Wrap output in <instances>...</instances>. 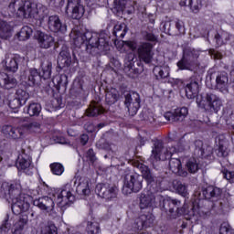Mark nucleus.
<instances>
[{
	"mask_svg": "<svg viewBox=\"0 0 234 234\" xmlns=\"http://www.w3.org/2000/svg\"><path fill=\"white\" fill-rule=\"evenodd\" d=\"M67 46H63L58 58V65L59 69L69 68L72 63V57Z\"/></svg>",
	"mask_w": 234,
	"mask_h": 234,
	"instance_id": "obj_20",
	"label": "nucleus"
},
{
	"mask_svg": "<svg viewBox=\"0 0 234 234\" xmlns=\"http://www.w3.org/2000/svg\"><path fill=\"white\" fill-rule=\"evenodd\" d=\"M73 43L76 47H81L85 43V38L83 37V33L80 31L75 32V37H73Z\"/></svg>",
	"mask_w": 234,
	"mask_h": 234,
	"instance_id": "obj_49",
	"label": "nucleus"
},
{
	"mask_svg": "<svg viewBox=\"0 0 234 234\" xmlns=\"http://www.w3.org/2000/svg\"><path fill=\"white\" fill-rule=\"evenodd\" d=\"M127 5V0H114L113 6L112 8L113 14L116 16H122L123 14V10H125V6Z\"/></svg>",
	"mask_w": 234,
	"mask_h": 234,
	"instance_id": "obj_33",
	"label": "nucleus"
},
{
	"mask_svg": "<svg viewBox=\"0 0 234 234\" xmlns=\"http://www.w3.org/2000/svg\"><path fill=\"white\" fill-rule=\"evenodd\" d=\"M88 234H98L100 233V225L96 222H88L87 226Z\"/></svg>",
	"mask_w": 234,
	"mask_h": 234,
	"instance_id": "obj_48",
	"label": "nucleus"
},
{
	"mask_svg": "<svg viewBox=\"0 0 234 234\" xmlns=\"http://www.w3.org/2000/svg\"><path fill=\"white\" fill-rule=\"evenodd\" d=\"M33 204L42 211H48V213L49 211H54V200L48 197L35 199Z\"/></svg>",
	"mask_w": 234,
	"mask_h": 234,
	"instance_id": "obj_21",
	"label": "nucleus"
},
{
	"mask_svg": "<svg viewBox=\"0 0 234 234\" xmlns=\"http://www.w3.org/2000/svg\"><path fill=\"white\" fill-rule=\"evenodd\" d=\"M12 30V27H10V24L5 20L0 19V37L1 39H8L12 37V34L10 33Z\"/></svg>",
	"mask_w": 234,
	"mask_h": 234,
	"instance_id": "obj_31",
	"label": "nucleus"
},
{
	"mask_svg": "<svg viewBox=\"0 0 234 234\" xmlns=\"http://www.w3.org/2000/svg\"><path fill=\"white\" fill-rule=\"evenodd\" d=\"M194 145L196 147V153H197V156H199V158L209 156V154L206 153V150H204V143L202 141H195Z\"/></svg>",
	"mask_w": 234,
	"mask_h": 234,
	"instance_id": "obj_42",
	"label": "nucleus"
},
{
	"mask_svg": "<svg viewBox=\"0 0 234 234\" xmlns=\"http://www.w3.org/2000/svg\"><path fill=\"white\" fill-rule=\"evenodd\" d=\"M179 151H186L191 147V141L189 139L186 140L182 138L179 142Z\"/></svg>",
	"mask_w": 234,
	"mask_h": 234,
	"instance_id": "obj_56",
	"label": "nucleus"
},
{
	"mask_svg": "<svg viewBox=\"0 0 234 234\" xmlns=\"http://www.w3.org/2000/svg\"><path fill=\"white\" fill-rule=\"evenodd\" d=\"M16 98L25 105L28 98H30V95H28V92H27L25 90L18 89L16 92Z\"/></svg>",
	"mask_w": 234,
	"mask_h": 234,
	"instance_id": "obj_45",
	"label": "nucleus"
},
{
	"mask_svg": "<svg viewBox=\"0 0 234 234\" xmlns=\"http://www.w3.org/2000/svg\"><path fill=\"white\" fill-rule=\"evenodd\" d=\"M139 222L141 223L142 228H151L153 222H154V216L153 214H143L139 218Z\"/></svg>",
	"mask_w": 234,
	"mask_h": 234,
	"instance_id": "obj_34",
	"label": "nucleus"
},
{
	"mask_svg": "<svg viewBox=\"0 0 234 234\" xmlns=\"http://www.w3.org/2000/svg\"><path fill=\"white\" fill-rule=\"evenodd\" d=\"M154 190L142 193L140 196L139 206L141 209H147V207H154L156 206V196H154Z\"/></svg>",
	"mask_w": 234,
	"mask_h": 234,
	"instance_id": "obj_16",
	"label": "nucleus"
},
{
	"mask_svg": "<svg viewBox=\"0 0 234 234\" xmlns=\"http://www.w3.org/2000/svg\"><path fill=\"white\" fill-rule=\"evenodd\" d=\"M37 39L40 48H50V47H54V37L43 33L41 31L37 32Z\"/></svg>",
	"mask_w": 234,
	"mask_h": 234,
	"instance_id": "obj_23",
	"label": "nucleus"
},
{
	"mask_svg": "<svg viewBox=\"0 0 234 234\" xmlns=\"http://www.w3.org/2000/svg\"><path fill=\"white\" fill-rule=\"evenodd\" d=\"M173 153H175V148L173 151H169L167 148L164 146V143L160 140L154 141L152 155L151 158H154V160H167V158H171Z\"/></svg>",
	"mask_w": 234,
	"mask_h": 234,
	"instance_id": "obj_8",
	"label": "nucleus"
},
{
	"mask_svg": "<svg viewBox=\"0 0 234 234\" xmlns=\"http://www.w3.org/2000/svg\"><path fill=\"white\" fill-rule=\"evenodd\" d=\"M41 234H58V228L56 225L48 223L46 225H42L40 229Z\"/></svg>",
	"mask_w": 234,
	"mask_h": 234,
	"instance_id": "obj_41",
	"label": "nucleus"
},
{
	"mask_svg": "<svg viewBox=\"0 0 234 234\" xmlns=\"http://www.w3.org/2000/svg\"><path fill=\"white\" fill-rule=\"evenodd\" d=\"M52 74V63L50 62H47L42 63V73H38L37 69H30L27 71V83L29 86L34 85L35 83H37V81H39V80H41V78H43V80H48V78H50Z\"/></svg>",
	"mask_w": 234,
	"mask_h": 234,
	"instance_id": "obj_6",
	"label": "nucleus"
},
{
	"mask_svg": "<svg viewBox=\"0 0 234 234\" xmlns=\"http://www.w3.org/2000/svg\"><path fill=\"white\" fill-rule=\"evenodd\" d=\"M203 101L207 103V111H209V112L217 114L222 108V100L212 92L206 93L203 97Z\"/></svg>",
	"mask_w": 234,
	"mask_h": 234,
	"instance_id": "obj_10",
	"label": "nucleus"
},
{
	"mask_svg": "<svg viewBox=\"0 0 234 234\" xmlns=\"http://www.w3.org/2000/svg\"><path fill=\"white\" fill-rule=\"evenodd\" d=\"M27 224H28V218H20L19 220L15 224L13 234H21V231L25 229V226H27Z\"/></svg>",
	"mask_w": 234,
	"mask_h": 234,
	"instance_id": "obj_35",
	"label": "nucleus"
},
{
	"mask_svg": "<svg viewBox=\"0 0 234 234\" xmlns=\"http://www.w3.org/2000/svg\"><path fill=\"white\" fill-rule=\"evenodd\" d=\"M155 76V80H165L169 78V67L168 66H155L153 69Z\"/></svg>",
	"mask_w": 234,
	"mask_h": 234,
	"instance_id": "obj_30",
	"label": "nucleus"
},
{
	"mask_svg": "<svg viewBox=\"0 0 234 234\" xmlns=\"http://www.w3.org/2000/svg\"><path fill=\"white\" fill-rule=\"evenodd\" d=\"M103 107H101L100 102L92 101L86 110V116L94 118L96 116H100V114H103Z\"/></svg>",
	"mask_w": 234,
	"mask_h": 234,
	"instance_id": "obj_27",
	"label": "nucleus"
},
{
	"mask_svg": "<svg viewBox=\"0 0 234 234\" xmlns=\"http://www.w3.org/2000/svg\"><path fill=\"white\" fill-rule=\"evenodd\" d=\"M50 169L53 175H57L58 176H61L65 171V167L60 163H53L50 165Z\"/></svg>",
	"mask_w": 234,
	"mask_h": 234,
	"instance_id": "obj_44",
	"label": "nucleus"
},
{
	"mask_svg": "<svg viewBox=\"0 0 234 234\" xmlns=\"http://www.w3.org/2000/svg\"><path fill=\"white\" fill-rule=\"evenodd\" d=\"M13 5L18 6L19 16L21 17L28 19V17L34 16V7H32V3H30V1H22L21 5H19V0H16Z\"/></svg>",
	"mask_w": 234,
	"mask_h": 234,
	"instance_id": "obj_17",
	"label": "nucleus"
},
{
	"mask_svg": "<svg viewBox=\"0 0 234 234\" xmlns=\"http://www.w3.org/2000/svg\"><path fill=\"white\" fill-rule=\"evenodd\" d=\"M144 187V177L142 176L133 173L127 174L124 176V185L122 187L123 195H131V193H139Z\"/></svg>",
	"mask_w": 234,
	"mask_h": 234,
	"instance_id": "obj_5",
	"label": "nucleus"
},
{
	"mask_svg": "<svg viewBox=\"0 0 234 234\" xmlns=\"http://www.w3.org/2000/svg\"><path fill=\"white\" fill-rule=\"evenodd\" d=\"M218 156H220L222 158H226V156H228V151H226V148H224V145H219Z\"/></svg>",
	"mask_w": 234,
	"mask_h": 234,
	"instance_id": "obj_61",
	"label": "nucleus"
},
{
	"mask_svg": "<svg viewBox=\"0 0 234 234\" xmlns=\"http://www.w3.org/2000/svg\"><path fill=\"white\" fill-rule=\"evenodd\" d=\"M174 25H176V28L178 30V32H185L184 22L182 20L176 19L174 21Z\"/></svg>",
	"mask_w": 234,
	"mask_h": 234,
	"instance_id": "obj_60",
	"label": "nucleus"
},
{
	"mask_svg": "<svg viewBox=\"0 0 234 234\" xmlns=\"http://www.w3.org/2000/svg\"><path fill=\"white\" fill-rule=\"evenodd\" d=\"M144 37L147 41H156V36L153 33H146Z\"/></svg>",
	"mask_w": 234,
	"mask_h": 234,
	"instance_id": "obj_64",
	"label": "nucleus"
},
{
	"mask_svg": "<svg viewBox=\"0 0 234 234\" xmlns=\"http://www.w3.org/2000/svg\"><path fill=\"white\" fill-rule=\"evenodd\" d=\"M186 96L188 100H195L200 92V85L198 80H196L194 77L190 79V81L186 83L185 87Z\"/></svg>",
	"mask_w": 234,
	"mask_h": 234,
	"instance_id": "obj_18",
	"label": "nucleus"
},
{
	"mask_svg": "<svg viewBox=\"0 0 234 234\" xmlns=\"http://www.w3.org/2000/svg\"><path fill=\"white\" fill-rule=\"evenodd\" d=\"M24 127L29 133H37L39 131V129H41V123H39L38 122L34 121V122H31L29 123H26L24 125Z\"/></svg>",
	"mask_w": 234,
	"mask_h": 234,
	"instance_id": "obj_46",
	"label": "nucleus"
},
{
	"mask_svg": "<svg viewBox=\"0 0 234 234\" xmlns=\"http://www.w3.org/2000/svg\"><path fill=\"white\" fill-rule=\"evenodd\" d=\"M32 29L28 26H25L21 28L20 32L18 33V39L19 41H27V39L30 38L32 36Z\"/></svg>",
	"mask_w": 234,
	"mask_h": 234,
	"instance_id": "obj_37",
	"label": "nucleus"
},
{
	"mask_svg": "<svg viewBox=\"0 0 234 234\" xmlns=\"http://www.w3.org/2000/svg\"><path fill=\"white\" fill-rule=\"evenodd\" d=\"M189 113L186 107L177 108L175 112H166L164 116L167 122H184Z\"/></svg>",
	"mask_w": 234,
	"mask_h": 234,
	"instance_id": "obj_14",
	"label": "nucleus"
},
{
	"mask_svg": "<svg viewBox=\"0 0 234 234\" xmlns=\"http://www.w3.org/2000/svg\"><path fill=\"white\" fill-rule=\"evenodd\" d=\"M22 105H25V104L16 97L9 101V103H8V106L10 107V109H13V110L19 109L20 107H22Z\"/></svg>",
	"mask_w": 234,
	"mask_h": 234,
	"instance_id": "obj_54",
	"label": "nucleus"
},
{
	"mask_svg": "<svg viewBox=\"0 0 234 234\" xmlns=\"http://www.w3.org/2000/svg\"><path fill=\"white\" fill-rule=\"evenodd\" d=\"M75 197L70 192V189H62L59 194L57 196V206L58 207H65V206H69V202H74Z\"/></svg>",
	"mask_w": 234,
	"mask_h": 234,
	"instance_id": "obj_19",
	"label": "nucleus"
},
{
	"mask_svg": "<svg viewBox=\"0 0 234 234\" xmlns=\"http://www.w3.org/2000/svg\"><path fill=\"white\" fill-rule=\"evenodd\" d=\"M224 178L226 180H233L234 179V172H229L228 170L223 172Z\"/></svg>",
	"mask_w": 234,
	"mask_h": 234,
	"instance_id": "obj_62",
	"label": "nucleus"
},
{
	"mask_svg": "<svg viewBox=\"0 0 234 234\" xmlns=\"http://www.w3.org/2000/svg\"><path fill=\"white\" fill-rule=\"evenodd\" d=\"M77 193L82 197H89L90 195V188L89 186V179L82 180L77 186Z\"/></svg>",
	"mask_w": 234,
	"mask_h": 234,
	"instance_id": "obj_32",
	"label": "nucleus"
},
{
	"mask_svg": "<svg viewBox=\"0 0 234 234\" xmlns=\"http://www.w3.org/2000/svg\"><path fill=\"white\" fill-rule=\"evenodd\" d=\"M41 112V104L32 102L27 107V114L30 116H39Z\"/></svg>",
	"mask_w": 234,
	"mask_h": 234,
	"instance_id": "obj_40",
	"label": "nucleus"
},
{
	"mask_svg": "<svg viewBox=\"0 0 234 234\" xmlns=\"http://www.w3.org/2000/svg\"><path fill=\"white\" fill-rule=\"evenodd\" d=\"M13 131H14V127L12 125H4L2 128L3 134H5V136H8L9 138Z\"/></svg>",
	"mask_w": 234,
	"mask_h": 234,
	"instance_id": "obj_59",
	"label": "nucleus"
},
{
	"mask_svg": "<svg viewBox=\"0 0 234 234\" xmlns=\"http://www.w3.org/2000/svg\"><path fill=\"white\" fill-rule=\"evenodd\" d=\"M133 166L139 169L143 180H145L147 186H150V187H152V191H160L162 187V182H164V177L154 176V174H153V171H151V168H149V166L140 162H134Z\"/></svg>",
	"mask_w": 234,
	"mask_h": 234,
	"instance_id": "obj_4",
	"label": "nucleus"
},
{
	"mask_svg": "<svg viewBox=\"0 0 234 234\" xmlns=\"http://www.w3.org/2000/svg\"><path fill=\"white\" fill-rule=\"evenodd\" d=\"M80 144L81 145H87L88 142H89V135L83 133L80 135Z\"/></svg>",
	"mask_w": 234,
	"mask_h": 234,
	"instance_id": "obj_63",
	"label": "nucleus"
},
{
	"mask_svg": "<svg viewBox=\"0 0 234 234\" xmlns=\"http://www.w3.org/2000/svg\"><path fill=\"white\" fill-rule=\"evenodd\" d=\"M195 49H186L183 53V58L177 62V67L180 70H191L193 63H195Z\"/></svg>",
	"mask_w": 234,
	"mask_h": 234,
	"instance_id": "obj_13",
	"label": "nucleus"
},
{
	"mask_svg": "<svg viewBox=\"0 0 234 234\" xmlns=\"http://www.w3.org/2000/svg\"><path fill=\"white\" fill-rule=\"evenodd\" d=\"M141 118L144 122H148V123H154L155 122L154 114L147 110L142 112Z\"/></svg>",
	"mask_w": 234,
	"mask_h": 234,
	"instance_id": "obj_47",
	"label": "nucleus"
},
{
	"mask_svg": "<svg viewBox=\"0 0 234 234\" xmlns=\"http://www.w3.org/2000/svg\"><path fill=\"white\" fill-rule=\"evenodd\" d=\"M186 167L190 173L195 174L198 171V163H197L196 159H189L186 163Z\"/></svg>",
	"mask_w": 234,
	"mask_h": 234,
	"instance_id": "obj_51",
	"label": "nucleus"
},
{
	"mask_svg": "<svg viewBox=\"0 0 234 234\" xmlns=\"http://www.w3.org/2000/svg\"><path fill=\"white\" fill-rule=\"evenodd\" d=\"M231 82H229V77L228 76V72L222 71L218 73L216 77V88L218 90L222 92L223 94H228L229 92V87Z\"/></svg>",
	"mask_w": 234,
	"mask_h": 234,
	"instance_id": "obj_15",
	"label": "nucleus"
},
{
	"mask_svg": "<svg viewBox=\"0 0 234 234\" xmlns=\"http://www.w3.org/2000/svg\"><path fill=\"white\" fill-rule=\"evenodd\" d=\"M84 41L88 42L87 52H107L109 50V42L105 38V34H97L90 31L82 33Z\"/></svg>",
	"mask_w": 234,
	"mask_h": 234,
	"instance_id": "obj_2",
	"label": "nucleus"
},
{
	"mask_svg": "<svg viewBox=\"0 0 234 234\" xmlns=\"http://www.w3.org/2000/svg\"><path fill=\"white\" fill-rule=\"evenodd\" d=\"M113 34L116 37H125V34H127V26L125 24L115 25Z\"/></svg>",
	"mask_w": 234,
	"mask_h": 234,
	"instance_id": "obj_39",
	"label": "nucleus"
},
{
	"mask_svg": "<svg viewBox=\"0 0 234 234\" xmlns=\"http://www.w3.org/2000/svg\"><path fill=\"white\" fill-rule=\"evenodd\" d=\"M17 85V80L8 76V74L2 72L0 73V87L3 89H14Z\"/></svg>",
	"mask_w": 234,
	"mask_h": 234,
	"instance_id": "obj_26",
	"label": "nucleus"
},
{
	"mask_svg": "<svg viewBox=\"0 0 234 234\" xmlns=\"http://www.w3.org/2000/svg\"><path fill=\"white\" fill-rule=\"evenodd\" d=\"M169 167L172 173H175L178 176H187V171L182 169V162L178 158H171L169 161Z\"/></svg>",
	"mask_w": 234,
	"mask_h": 234,
	"instance_id": "obj_25",
	"label": "nucleus"
},
{
	"mask_svg": "<svg viewBox=\"0 0 234 234\" xmlns=\"http://www.w3.org/2000/svg\"><path fill=\"white\" fill-rule=\"evenodd\" d=\"M16 167L20 171H28L32 169V159L27 154L23 153L18 155Z\"/></svg>",
	"mask_w": 234,
	"mask_h": 234,
	"instance_id": "obj_24",
	"label": "nucleus"
},
{
	"mask_svg": "<svg viewBox=\"0 0 234 234\" xmlns=\"http://www.w3.org/2000/svg\"><path fill=\"white\" fill-rule=\"evenodd\" d=\"M179 5L181 6H189L191 12L198 14L202 8V0H181Z\"/></svg>",
	"mask_w": 234,
	"mask_h": 234,
	"instance_id": "obj_28",
	"label": "nucleus"
},
{
	"mask_svg": "<svg viewBox=\"0 0 234 234\" xmlns=\"http://www.w3.org/2000/svg\"><path fill=\"white\" fill-rule=\"evenodd\" d=\"M219 234H233V229L228 222H223L219 229Z\"/></svg>",
	"mask_w": 234,
	"mask_h": 234,
	"instance_id": "obj_52",
	"label": "nucleus"
},
{
	"mask_svg": "<svg viewBox=\"0 0 234 234\" xmlns=\"http://www.w3.org/2000/svg\"><path fill=\"white\" fill-rule=\"evenodd\" d=\"M140 94L135 91H129L124 95V105L130 116L136 115L138 109H140Z\"/></svg>",
	"mask_w": 234,
	"mask_h": 234,
	"instance_id": "obj_7",
	"label": "nucleus"
},
{
	"mask_svg": "<svg viewBox=\"0 0 234 234\" xmlns=\"http://www.w3.org/2000/svg\"><path fill=\"white\" fill-rule=\"evenodd\" d=\"M95 191L99 197L106 200H115L118 197V187L110 184H98Z\"/></svg>",
	"mask_w": 234,
	"mask_h": 234,
	"instance_id": "obj_9",
	"label": "nucleus"
},
{
	"mask_svg": "<svg viewBox=\"0 0 234 234\" xmlns=\"http://www.w3.org/2000/svg\"><path fill=\"white\" fill-rule=\"evenodd\" d=\"M202 195L207 200H218L222 195V190L217 186H209L202 188Z\"/></svg>",
	"mask_w": 234,
	"mask_h": 234,
	"instance_id": "obj_22",
	"label": "nucleus"
},
{
	"mask_svg": "<svg viewBox=\"0 0 234 234\" xmlns=\"http://www.w3.org/2000/svg\"><path fill=\"white\" fill-rule=\"evenodd\" d=\"M69 77L67 75H58L53 78V83L56 86L57 89H59L60 87H66L67 83H69Z\"/></svg>",
	"mask_w": 234,
	"mask_h": 234,
	"instance_id": "obj_36",
	"label": "nucleus"
},
{
	"mask_svg": "<svg viewBox=\"0 0 234 234\" xmlns=\"http://www.w3.org/2000/svg\"><path fill=\"white\" fill-rule=\"evenodd\" d=\"M182 206V202L178 199H165L163 201V209L167 215V218L175 220L182 215H189V217H195V207L191 208V211L186 210V206Z\"/></svg>",
	"mask_w": 234,
	"mask_h": 234,
	"instance_id": "obj_3",
	"label": "nucleus"
},
{
	"mask_svg": "<svg viewBox=\"0 0 234 234\" xmlns=\"http://www.w3.org/2000/svg\"><path fill=\"white\" fill-rule=\"evenodd\" d=\"M137 52L139 59L144 63L149 64L153 62V56H154L153 44L149 42L141 43L137 48Z\"/></svg>",
	"mask_w": 234,
	"mask_h": 234,
	"instance_id": "obj_11",
	"label": "nucleus"
},
{
	"mask_svg": "<svg viewBox=\"0 0 234 234\" xmlns=\"http://www.w3.org/2000/svg\"><path fill=\"white\" fill-rule=\"evenodd\" d=\"M81 5V0H68V4L66 6V14H69L70 10H74L78 6Z\"/></svg>",
	"mask_w": 234,
	"mask_h": 234,
	"instance_id": "obj_50",
	"label": "nucleus"
},
{
	"mask_svg": "<svg viewBox=\"0 0 234 234\" xmlns=\"http://www.w3.org/2000/svg\"><path fill=\"white\" fill-rule=\"evenodd\" d=\"M9 138L12 140H19L20 138H23V130L21 128L14 127Z\"/></svg>",
	"mask_w": 234,
	"mask_h": 234,
	"instance_id": "obj_53",
	"label": "nucleus"
},
{
	"mask_svg": "<svg viewBox=\"0 0 234 234\" xmlns=\"http://www.w3.org/2000/svg\"><path fill=\"white\" fill-rule=\"evenodd\" d=\"M47 25L48 30L55 34H65V32H67V24L61 22V18H59L58 15L49 16Z\"/></svg>",
	"mask_w": 234,
	"mask_h": 234,
	"instance_id": "obj_12",
	"label": "nucleus"
},
{
	"mask_svg": "<svg viewBox=\"0 0 234 234\" xmlns=\"http://www.w3.org/2000/svg\"><path fill=\"white\" fill-rule=\"evenodd\" d=\"M10 229H12V219H5L2 225V233L6 234Z\"/></svg>",
	"mask_w": 234,
	"mask_h": 234,
	"instance_id": "obj_57",
	"label": "nucleus"
},
{
	"mask_svg": "<svg viewBox=\"0 0 234 234\" xmlns=\"http://www.w3.org/2000/svg\"><path fill=\"white\" fill-rule=\"evenodd\" d=\"M120 100V92L115 88L106 90L105 101L108 105H114Z\"/></svg>",
	"mask_w": 234,
	"mask_h": 234,
	"instance_id": "obj_29",
	"label": "nucleus"
},
{
	"mask_svg": "<svg viewBox=\"0 0 234 234\" xmlns=\"http://www.w3.org/2000/svg\"><path fill=\"white\" fill-rule=\"evenodd\" d=\"M69 12L71 13L72 19H81L83 14H85V8L83 7V5H80Z\"/></svg>",
	"mask_w": 234,
	"mask_h": 234,
	"instance_id": "obj_43",
	"label": "nucleus"
},
{
	"mask_svg": "<svg viewBox=\"0 0 234 234\" xmlns=\"http://www.w3.org/2000/svg\"><path fill=\"white\" fill-rule=\"evenodd\" d=\"M0 197L10 198L12 202L11 209L15 215H19L30 207L25 194L21 193V188L17 184L3 183L0 187Z\"/></svg>",
	"mask_w": 234,
	"mask_h": 234,
	"instance_id": "obj_1",
	"label": "nucleus"
},
{
	"mask_svg": "<svg viewBox=\"0 0 234 234\" xmlns=\"http://www.w3.org/2000/svg\"><path fill=\"white\" fill-rule=\"evenodd\" d=\"M176 191L182 197H187V186L182 184L181 182H177Z\"/></svg>",
	"mask_w": 234,
	"mask_h": 234,
	"instance_id": "obj_55",
	"label": "nucleus"
},
{
	"mask_svg": "<svg viewBox=\"0 0 234 234\" xmlns=\"http://www.w3.org/2000/svg\"><path fill=\"white\" fill-rule=\"evenodd\" d=\"M86 158L90 162V164H94L96 162V154H94V150L92 148L89 149L86 153Z\"/></svg>",
	"mask_w": 234,
	"mask_h": 234,
	"instance_id": "obj_58",
	"label": "nucleus"
},
{
	"mask_svg": "<svg viewBox=\"0 0 234 234\" xmlns=\"http://www.w3.org/2000/svg\"><path fill=\"white\" fill-rule=\"evenodd\" d=\"M5 69L9 70V72H16L17 69H19L17 64V57L7 58L5 60Z\"/></svg>",
	"mask_w": 234,
	"mask_h": 234,
	"instance_id": "obj_38",
	"label": "nucleus"
}]
</instances>
